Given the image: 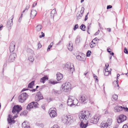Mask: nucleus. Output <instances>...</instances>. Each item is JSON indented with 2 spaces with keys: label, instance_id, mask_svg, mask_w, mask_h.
<instances>
[{
  "label": "nucleus",
  "instance_id": "obj_1",
  "mask_svg": "<svg viewBox=\"0 0 128 128\" xmlns=\"http://www.w3.org/2000/svg\"><path fill=\"white\" fill-rule=\"evenodd\" d=\"M28 95L26 92L23 93L19 96L18 99L19 101L21 103H23L28 98Z\"/></svg>",
  "mask_w": 128,
  "mask_h": 128
},
{
  "label": "nucleus",
  "instance_id": "obj_2",
  "mask_svg": "<svg viewBox=\"0 0 128 128\" xmlns=\"http://www.w3.org/2000/svg\"><path fill=\"white\" fill-rule=\"evenodd\" d=\"M22 108L20 106L16 105L14 106L12 108V112L14 114H18L22 110Z\"/></svg>",
  "mask_w": 128,
  "mask_h": 128
},
{
  "label": "nucleus",
  "instance_id": "obj_3",
  "mask_svg": "<svg viewBox=\"0 0 128 128\" xmlns=\"http://www.w3.org/2000/svg\"><path fill=\"white\" fill-rule=\"evenodd\" d=\"M63 120L64 121H65L66 124H70L73 122V117L71 116L67 115L64 117Z\"/></svg>",
  "mask_w": 128,
  "mask_h": 128
},
{
  "label": "nucleus",
  "instance_id": "obj_4",
  "mask_svg": "<svg viewBox=\"0 0 128 128\" xmlns=\"http://www.w3.org/2000/svg\"><path fill=\"white\" fill-rule=\"evenodd\" d=\"M70 86L71 84L70 82H66L62 84L61 87L62 88L64 91L66 92L69 89L71 88Z\"/></svg>",
  "mask_w": 128,
  "mask_h": 128
},
{
  "label": "nucleus",
  "instance_id": "obj_5",
  "mask_svg": "<svg viewBox=\"0 0 128 128\" xmlns=\"http://www.w3.org/2000/svg\"><path fill=\"white\" fill-rule=\"evenodd\" d=\"M49 113L51 118H54L57 116L56 109L55 108H52L49 110Z\"/></svg>",
  "mask_w": 128,
  "mask_h": 128
},
{
  "label": "nucleus",
  "instance_id": "obj_6",
  "mask_svg": "<svg viewBox=\"0 0 128 128\" xmlns=\"http://www.w3.org/2000/svg\"><path fill=\"white\" fill-rule=\"evenodd\" d=\"M86 114L84 115V114L82 113L79 114L78 116L81 122H88V120H87V118H86Z\"/></svg>",
  "mask_w": 128,
  "mask_h": 128
},
{
  "label": "nucleus",
  "instance_id": "obj_7",
  "mask_svg": "<svg viewBox=\"0 0 128 128\" xmlns=\"http://www.w3.org/2000/svg\"><path fill=\"white\" fill-rule=\"evenodd\" d=\"M79 100L81 103L84 104L86 102L87 97L84 94H82L80 96Z\"/></svg>",
  "mask_w": 128,
  "mask_h": 128
},
{
  "label": "nucleus",
  "instance_id": "obj_8",
  "mask_svg": "<svg viewBox=\"0 0 128 128\" xmlns=\"http://www.w3.org/2000/svg\"><path fill=\"white\" fill-rule=\"evenodd\" d=\"M127 119L126 116L124 114H120V115L117 122L118 123H121L126 120Z\"/></svg>",
  "mask_w": 128,
  "mask_h": 128
},
{
  "label": "nucleus",
  "instance_id": "obj_9",
  "mask_svg": "<svg viewBox=\"0 0 128 128\" xmlns=\"http://www.w3.org/2000/svg\"><path fill=\"white\" fill-rule=\"evenodd\" d=\"M43 98V96L40 91L38 92L35 97V100L38 102Z\"/></svg>",
  "mask_w": 128,
  "mask_h": 128
},
{
  "label": "nucleus",
  "instance_id": "obj_10",
  "mask_svg": "<svg viewBox=\"0 0 128 128\" xmlns=\"http://www.w3.org/2000/svg\"><path fill=\"white\" fill-rule=\"evenodd\" d=\"M100 116H94L90 120V122L92 123L93 124H96L98 122V121L100 118Z\"/></svg>",
  "mask_w": 128,
  "mask_h": 128
},
{
  "label": "nucleus",
  "instance_id": "obj_11",
  "mask_svg": "<svg viewBox=\"0 0 128 128\" xmlns=\"http://www.w3.org/2000/svg\"><path fill=\"white\" fill-rule=\"evenodd\" d=\"M16 57V54L15 53L13 52L11 53L10 56L8 61L10 62H13Z\"/></svg>",
  "mask_w": 128,
  "mask_h": 128
},
{
  "label": "nucleus",
  "instance_id": "obj_12",
  "mask_svg": "<svg viewBox=\"0 0 128 128\" xmlns=\"http://www.w3.org/2000/svg\"><path fill=\"white\" fill-rule=\"evenodd\" d=\"M71 100L70 99H68L67 102L68 106L70 107H72L76 104V103L74 104L75 102H78V100L76 99H75V100L73 101Z\"/></svg>",
  "mask_w": 128,
  "mask_h": 128
},
{
  "label": "nucleus",
  "instance_id": "obj_13",
  "mask_svg": "<svg viewBox=\"0 0 128 128\" xmlns=\"http://www.w3.org/2000/svg\"><path fill=\"white\" fill-rule=\"evenodd\" d=\"M76 58L80 60L84 61L85 60L86 58L84 54H81L76 56Z\"/></svg>",
  "mask_w": 128,
  "mask_h": 128
},
{
  "label": "nucleus",
  "instance_id": "obj_14",
  "mask_svg": "<svg viewBox=\"0 0 128 128\" xmlns=\"http://www.w3.org/2000/svg\"><path fill=\"white\" fill-rule=\"evenodd\" d=\"M15 43L14 42H12L10 45V52H13L15 50Z\"/></svg>",
  "mask_w": 128,
  "mask_h": 128
},
{
  "label": "nucleus",
  "instance_id": "obj_15",
  "mask_svg": "<svg viewBox=\"0 0 128 128\" xmlns=\"http://www.w3.org/2000/svg\"><path fill=\"white\" fill-rule=\"evenodd\" d=\"M12 18L10 19H9L8 20V21L7 24V26L8 27H11L12 26V25L13 24V20L14 18V16L12 15Z\"/></svg>",
  "mask_w": 128,
  "mask_h": 128
},
{
  "label": "nucleus",
  "instance_id": "obj_16",
  "mask_svg": "<svg viewBox=\"0 0 128 128\" xmlns=\"http://www.w3.org/2000/svg\"><path fill=\"white\" fill-rule=\"evenodd\" d=\"M56 79L58 81L61 80L62 78L63 75L59 72H58L56 74Z\"/></svg>",
  "mask_w": 128,
  "mask_h": 128
},
{
  "label": "nucleus",
  "instance_id": "obj_17",
  "mask_svg": "<svg viewBox=\"0 0 128 128\" xmlns=\"http://www.w3.org/2000/svg\"><path fill=\"white\" fill-rule=\"evenodd\" d=\"M88 122H81L80 124V127L81 128H86L88 126Z\"/></svg>",
  "mask_w": 128,
  "mask_h": 128
},
{
  "label": "nucleus",
  "instance_id": "obj_18",
  "mask_svg": "<svg viewBox=\"0 0 128 128\" xmlns=\"http://www.w3.org/2000/svg\"><path fill=\"white\" fill-rule=\"evenodd\" d=\"M37 12L35 10H32L30 13V17L31 18L33 19L36 16Z\"/></svg>",
  "mask_w": 128,
  "mask_h": 128
},
{
  "label": "nucleus",
  "instance_id": "obj_19",
  "mask_svg": "<svg viewBox=\"0 0 128 128\" xmlns=\"http://www.w3.org/2000/svg\"><path fill=\"white\" fill-rule=\"evenodd\" d=\"M123 107L121 106H116L114 108V111L119 112L123 110Z\"/></svg>",
  "mask_w": 128,
  "mask_h": 128
},
{
  "label": "nucleus",
  "instance_id": "obj_20",
  "mask_svg": "<svg viewBox=\"0 0 128 128\" xmlns=\"http://www.w3.org/2000/svg\"><path fill=\"white\" fill-rule=\"evenodd\" d=\"M82 114H84V115H86V117L87 118H90L92 116V115L90 113V112L87 111H84V112L82 113Z\"/></svg>",
  "mask_w": 128,
  "mask_h": 128
},
{
  "label": "nucleus",
  "instance_id": "obj_21",
  "mask_svg": "<svg viewBox=\"0 0 128 128\" xmlns=\"http://www.w3.org/2000/svg\"><path fill=\"white\" fill-rule=\"evenodd\" d=\"M52 94H54L56 95L57 96L61 93V92L59 90H57L55 89H53L51 91Z\"/></svg>",
  "mask_w": 128,
  "mask_h": 128
},
{
  "label": "nucleus",
  "instance_id": "obj_22",
  "mask_svg": "<svg viewBox=\"0 0 128 128\" xmlns=\"http://www.w3.org/2000/svg\"><path fill=\"white\" fill-rule=\"evenodd\" d=\"M98 39L97 38H96L94 39L91 42V46L90 47L91 48H92L94 47L96 44V42L97 40H98Z\"/></svg>",
  "mask_w": 128,
  "mask_h": 128
},
{
  "label": "nucleus",
  "instance_id": "obj_23",
  "mask_svg": "<svg viewBox=\"0 0 128 128\" xmlns=\"http://www.w3.org/2000/svg\"><path fill=\"white\" fill-rule=\"evenodd\" d=\"M67 48L68 50L70 51H71L73 50V45L71 42H69L67 46Z\"/></svg>",
  "mask_w": 128,
  "mask_h": 128
},
{
  "label": "nucleus",
  "instance_id": "obj_24",
  "mask_svg": "<svg viewBox=\"0 0 128 128\" xmlns=\"http://www.w3.org/2000/svg\"><path fill=\"white\" fill-rule=\"evenodd\" d=\"M35 80H33L29 83L28 85V88H33V86L34 85Z\"/></svg>",
  "mask_w": 128,
  "mask_h": 128
},
{
  "label": "nucleus",
  "instance_id": "obj_25",
  "mask_svg": "<svg viewBox=\"0 0 128 128\" xmlns=\"http://www.w3.org/2000/svg\"><path fill=\"white\" fill-rule=\"evenodd\" d=\"M48 77L47 76H45L42 78L40 80V82H42L43 83L45 82V81L48 80Z\"/></svg>",
  "mask_w": 128,
  "mask_h": 128
},
{
  "label": "nucleus",
  "instance_id": "obj_26",
  "mask_svg": "<svg viewBox=\"0 0 128 128\" xmlns=\"http://www.w3.org/2000/svg\"><path fill=\"white\" fill-rule=\"evenodd\" d=\"M56 14V9L52 10L50 13L51 16V18H54V16Z\"/></svg>",
  "mask_w": 128,
  "mask_h": 128
},
{
  "label": "nucleus",
  "instance_id": "obj_27",
  "mask_svg": "<svg viewBox=\"0 0 128 128\" xmlns=\"http://www.w3.org/2000/svg\"><path fill=\"white\" fill-rule=\"evenodd\" d=\"M42 28V26L40 24H39L35 28L37 32L40 31Z\"/></svg>",
  "mask_w": 128,
  "mask_h": 128
},
{
  "label": "nucleus",
  "instance_id": "obj_28",
  "mask_svg": "<svg viewBox=\"0 0 128 128\" xmlns=\"http://www.w3.org/2000/svg\"><path fill=\"white\" fill-rule=\"evenodd\" d=\"M83 15V14L80 12V13L79 12H78L76 15V19L77 20H79L81 18Z\"/></svg>",
  "mask_w": 128,
  "mask_h": 128
},
{
  "label": "nucleus",
  "instance_id": "obj_29",
  "mask_svg": "<svg viewBox=\"0 0 128 128\" xmlns=\"http://www.w3.org/2000/svg\"><path fill=\"white\" fill-rule=\"evenodd\" d=\"M120 76V75L119 74H118L117 75V78H116V81H114L113 82L114 84H116V85H117V86L119 87L118 89L119 88V86L118 85V77L119 76Z\"/></svg>",
  "mask_w": 128,
  "mask_h": 128
},
{
  "label": "nucleus",
  "instance_id": "obj_30",
  "mask_svg": "<svg viewBox=\"0 0 128 128\" xmlns=\"http://www.w3.org/2000/svg\"><path fill=\"white\" fill-rule=\"evenodd\" d=\"M108 125H109V124H108L107 123L102 122L100 124V126L101 128H104V127L107 126Z\"/></svg>",
  "mask_w": 128,
  "mask_h": 128
},
{
  "label": "nucleus",
  "instance_id": "obj_31",
  "mask_svg": "<svg viewBox=\"0 0 128 128\" xmlns=\"http://www.w3.org/2000/svg\"><path fill=\"white\" fill-rule=\"evenodd\" d=\"M32 104L31 102L28 105L26 108L27 110H30L31 108H33V105Z\"/></svg>",
  "mask_w": 128,
  "mask_h": 128
},
{
  "label": "nucleus",
  "instance_id": "obj_32",
  "mask_svg": "<svg viewBox=\"0 0 128 128\" xmlns=\"http://www.w3.org/2000/svg\"><path fill=\"white\" fill-rule=\"evenodd\" d=\"M22 127L24 128H30V126L26 124V123L24 122L22 124Z\"/></svg>",
  "mask_w": 128,
  "mask_h": 128
},
{
  "label": "nucleus",
  "instance_id": "obj_33",
  "mask_svg": "<svg viewBox=\"0 0 128 128\" xmlns=\"http://www.w3.org/2000/svg\"><path fill=\"white\" fill-rule=\"evenodd\" d=\"M32 104L33 105V107L36 108L37 107L38 105V103L36 102H32Z\"/></svg>",
  "mask_w": 128,
  "mask_h": 128
},
{
  "label": "nucleus",
  "instance_id": "obj_34",
  "mask_svg": "<svg viewBox=\"0 0 128 128\" xmlns=\"http://www.w3.org/2000/svg\"><path fill=\"white\" fill-rule=\"evenodd\" d=\"M8 123L9 124H11L12 123L14 124L15 122V121L14 120H12V118L9 119L8 118Z\"/></svg>",
  "mask_w": 128,
  "mask_h": 128
},
{
  "label": "nucleus",
  "instance_id": "obj_35",
  "mask_svg": "<svg viewBox=\"0 0 128 128\" xmlns=\"http://www.w3.org/2000/svg\"><path fill=\"white\" fill-rule=\"evenodd\" d=\"M85 26L83 24H82L80 26V29L84 31L85 30Z\"/></svg>",
  "mask_w": 128,
  "mask_h": 128
},
{
  "label": "nucleus",
  "instance_id": "obj_36",
  "mask_svg": "<svg viewBox=\"0 0 128 128\" xmlns=\"http://www.w3.org/2000/svg\"><path fill=\"white\" fill-rule=\"evenodd\" d=\"M80 42V37L79 36H77L76 39V40L75 42L76 43H78Z\"/></svg>",
  "mask_w": 128,
  "mask_h": 128
},
{
  "label": "nucleus",
  "instance_id": "obj_37",
  "mask_svg": "<svg viewBox=\"0 0 128 128\" xmlns=\"http://www.w3.org/2000/svg\"><path fill=\"white\" fill-rule=\"evenodd\" d=\"M108 66H106V64H105V66L106 67V68H105L104 70V73L106 72H109V71L108 70V66H109V64H108Z\"/></svg>",
  "mask_w": 128,
  "mask_h": 128
},
{
  "label": "nucleus",
  "instance_id": "obj_38",
  "mask_svg": "<svg viewBox=\"0 0 128 128\" xmlns=\"http://www.w3.org/2000/svg\"><path fill=\"white\" fill-rule=\"evenodd\" d=\"M27 112H28L27 110H24L23 112H21L20 114V116L24 115V116L26 114Z\"/></svg>",
  "mask_w": 128,
  "mask_h": 128
},
{
  "label": "nucleus",
  "instance_id": "obj_39",
  "mask_svg": "<svg viewBox=\"0 0 128 128\" xmlns=\"http://www.w3.org/2000/svg\"><path fill=\"white\" fill-rule=\"evenodd\" d=\"M53 42H51L50 44L48 46V48L47 50L48 51V50H50V49L51 48L52 45H53Z\"/></svg>",
  "mask_w": 128,
  "mask_h": 128
},
{
  "label": "nucleus",
  "instance_id": "obj_40",
  "mask_svg": "<svg viewBox=\"0 0 128 128\" xmlns=\"http://www.w3.org/2000/svg\"><path fill=\"white\" fill-rule=\"evenodd\" d=\"M28 59L30 61L32 62L34 60V58L33 56H30L29 57Z\"/></svg>",
  "mask_w": 128,
  "mask_h": 128
},
{
  "label": "nucleus",
  "instance_id": "obj_41",
  "mask_svg": "<svg viewBox=\"0 0 128 128\" xmlns=\"http://www.w3.org/2000/svg\"><path fill=\"white\" fill-rule=\"evenodd\" d=\"M36 125L37 126H40L42 128H43L44 126V125L42 123H36Z\"/></svg>",
  "mask_w": 128,
  "mask_h": 128
},
{
  "label": "nucleus",
  "instance_id": "obj_42",
  "mask_svg": "<svg viewBox=\"0 0 128 128\" xmlns=\"http://www.w3.org/2000/svg\"><path fill=\"white\" fill-rule=\"evenodd\" d=\"M110 70H112V69L111 68L110 69L109 72L104 73V75L107 76H108L109 74H111V72H110Z\"/></svg>",
  "mask_w": 128,
  "mask_h": 128
},
{
  "label": "nucleus",
  "instance_id": "obj_43",
  "mask_svg": "<svg viewBox=\"0 0 128 128\" xmlns=\"http://www.w3.org/2000/svg\"><path fill=\"white\" fill-rule=\"evenodd\" d=\"M112 98L115 100H116L118 98V95L116 94H114L112 96Z\"/></svg>",
  "mask_w": 128,
  "mask_h": 128
},
{
  "label": "nucleus",
  "instance_id": "obj_44",
  "mask_svg": "<svg viewBox=\"0 0 128 128\" xmlns=\"http://www.w3.org/2000/svg\"><path fill=\"white\" fill-rule=\"evenodd\" d=\"M72 66H73V68L70 67V68L69 69V70L71 73H72L73 72L74 70V66L73 64H72Z\"/></svg>",
  "mask_w": 128,
  "mask_h": 128
},
{
  "label": "nucleus",
  "instance_id": "obj_45",
  "mask_svg": "<svg viewBox=\"0 0 128 128\" xmlns=\"http://www.w3.org/2000/svg\"><path fill=\"white\" fill-rule=\"evenodd\" d=\"M91 54V51L90 50H88L86 52V56L88 57L90 56Z\"/></svg>",
  "mask_w": 128,
  "mask_h": 128
},
{
  "label": "nucleus",
  "instance_id": "obj_46",
  "mask_svg": "<svg viewBox=\"0 0 128 128\" xmlns=\"http://www.w3.org/2000/svg\"><path fill=\"white\" fill-rule=\"evenodd\" d=\"M93 76L94 78L95 79V81H96L98 82V77L97 76H96L95 74H93Z\"/></svg>",
  "mask_w": 128,
  "mask_h": 128
},
{
  "label": "nucleus",
  "instance_id": "obj_47",
  "mask_svg": "<svg viewBox=\"0 0 128 128\" xmlns=\"http://www.w3.org/2000/svg\"><path fill=\"white\" fill-rule=\"evenodd\" d=\"M50 82L51 84H57L58 83H59V82H57L56 81H50Z\"/></svg>",
  "mask_w": 128,
  "mask_h": 128
},
{
  "label": "nucleus",
  "instance_id": "obj_48",
  "mask_svg": "<svg viewBox=\"0 0 128 128\" xmlns=\"http://www.w3.org/2000/svg\"><path fill=\"white\" fill-rule=\"evenodd\" d=\"M68 99H70V100H71V101H73L74 100H75V99H74V97L73 96H69Z\"/></svg>",
  "mask_w": 128,
  "mask_h": 128
},
{
  "label": "nucleus",
  "instance_id": "obj_49",
  "mask_svg": "<svg viewBox=\"0 0 128 128\" xmlns=\"http://www.w3.org/2000/svg\"><path fill=\"white\" fill-rule=\"evenodd\" d=\"M38 49H40L42 45L40 43V42H38Z\"/></svg>",
  "mask_w": 128,
  "mask_h": 128
},
{
  "label": "nucleus",
  "instance_id": "obj_50",
  "mask_svg": "<svg viewBox=\"0 0 128 128\" xmlns=\"http://www.w3.org/2000/svg\"><path fill=\"white\" fill-rule=\"evenodd\" d=\"M51 128H60L59 126L57 124H54L53 126Z\"/></svg>",
  "mask_w": 128,
  "mask_h": 128
},
{
  "label": "nucleus",
  "instance_id": "obj_51",
  "mask_svg": "<svg viewBox=\"0 0 128 128\" xmlns=\"http://www.w3.org/2000/svg\"><path fill=\"white\" fill-rule=\"evenodd\" d=\"M124 53L126 54H128V49L126 48H124Z\"/></svg>",
  "mask_w": 128,
  "mask_h": 128
},
{
  "label": "nucleus",
  "instance_id": "obj_52",
  "mask_svg": "<svg viewBox=\"0 0 128 128\" xmlns=\"http://www.w3.org/2000/svg\"><path fill=\"white\" fill-rule=\"evenodd\" d=\"M122 128H128V123L124 124Z\"/></svg>",
  "mask_w": 128,
  "mask_h": 128
},
{
  "label": "nucleus",
  "instance_id": "obj_53",
  "mask_svg": "<svg viewBox=\"0 0 128 128\" xmlns=\"http://www.w3.org/2000/svg\"><path fill=\"white\" fill-rule=\"evenodd\" d=\"M78 27V24H76L74 26V30H75L76 29H77Z\"/></svg>",
  "mask_w": 128,
  "mask_h": 128
},
{
  "label": "nucleus",
  "instance_id": "obj_54",
  "mask_svg": "<svg viewBox=\"0 0 128 128\" xmlns=\"http://www.w3.org/2000/svg\"><path fill=\"white\" fill-rule=\"evenodd\" d=\"M41 34H42V35H40L39 36V37L40 38H41L42 37H44V33H43V32H41Z\"/></svg>",
  "mask_w": 128,
  "mask_h": 128
},
{
  "label": "nucleus",
  "instance_id": "obj_55",
  "mask_svg": "<svg viewBox=\"0 0 128 128\" xmlns=\"http://www.w3.org/2000/svg\"><path fill=\"white\" fill-rule=\"evenodd\" d=\"M111 49L110 48H108L107 49V50L108 52L111 55H112V52H111V51L110 50Z\"/></svg>",
  "mask_w": 128,
  "mask_h": 128
},
{
  "label": "nucleus",
  "instance_id": "obj_56",
  "mask_svg": "<svg viewBox=\"0 0 128 128\" xmlns=\"http://www.w3.org/2000/svg\"><path fill=\"white\" fill-rule=\"evenodd\" d=\"M123 110H124V111L126 112H128V108L126 107H123Z\"/></svg>",
  "mask_w": 128,
  "mask_h": 128
},
{
  "label": "nucleus",
  "instance_id": "obj_57",
  "mask_svg": "<svg viewBox=\"0 0 128 128\" xmlns=\"http://www.w3.org/2000/svg\"><path fill=\"white\" fill-rule=\"evenodd\" d=\"M84 7H82V8L80 12H81V13L83 14L84 12Z\"/></svg>",
  "mask_w": 128,
  "mask_h": 128
},
{
  "label": "nucleus",
  "instance_id": "obj_58",
  "mask_svg": "<svg viewBox=\"0 0 128 128\" xmlns=\"http://www.w3.org/2000/svg\"><path fill=\"white\" fill-rule=\"evenodd\" d=\"M71 8H72L73 9L75 8V11H76V6L75 5L73 6ZM72 8H71V10H72Z\"/></svg>",
  "mask_w": 128,
  "mask_h": 128
},
{
  "label": "nucleus",
  "instance_id": "obj_59",
  "mask_svg": "<svg viewBox=\"0 0 128 128\" xmlns=\"http://www.w3.org/2000/svg\"><path fill=\"white\" fill-rule=\"evenodd\" d=\"M88 13H89V12L85 16V18L84 20L85 21H86L88 19Z\"/></svg>",
  "mask_w": 128,
  "mask_h": 128
},
{
  "label": "nucleus",
  "instance_id": "obj_60",
  "mask_svg": "<svg viewBox=\"0 0 128 128\" xmlns=\"http://www.w3.org/2000/svg\"><path fill=\"white\" fill-rule=\"evenodd\" d=\"M112 8V6L111 5H108L107 6V9H108L110 8Z\"/></svg>",
  "mask_w": 128,
  "mask_h": 128
},
{
  "label": "nucleus",
  "instance_id": "obj_61",
  "mask_svg": "<svg viewBox=\"0 0 128 128\" xmlns=\"http://www.w3.org/2000/svg\"><path fill=\"white\" fill-rule=\"evenodd\" d=\"M6 64H4L3 68L2 71V72L3 73L4 72V69L5 68H6Z\"/></svg>",
  "mask_w": 128,
  "mask_h": 128
},
{
  "label": "nucleus",
  "instance_id": "obj_62",
  "mask_svg": "<svg viewBox=\"0 0 128 128\" xmlns=\"http://www.w3.org/2000/svg\"><path fill=\"white\" fill-rule=\"evenodd\" d=\"M91 24V23L88 24V30L90 29V28Z\"/></svg>",
  "mask_w": 128,
  "mask_h": 128
},
{
  "label": "nucleus",
  "instance_id": "obj_63",
  "mask_svg": "<svg viewBox=\"0 0 128 128\" xmlns=\"http://www.w3.org/2000/svg\"><path fill=\"white\" fill-rule=\"evenodd\" d=\"M17 114H16V115H15L13 117V118H12V119L14 120V119L15 118H17L18 116Z\"/></svg>",
  "mask_w": 128,
  "mask_h": 128
},
{
  "label": "nucleus",
  "instance_id": "obj_64",
  "mask_svg": "<svg viewBox=\"0 0 128 128\" xmlns=\"http://www.w3.org/2000/svg\"><path fill=\"white\" fill-rule=\"evenodd\" d=\"M28 90H30V91L32 92H35L36 90V89H34L32 90H30L28 89Z\"/></svg>",
  "mask_w": 128,
  "mask_h": 128
}]
</instances>
